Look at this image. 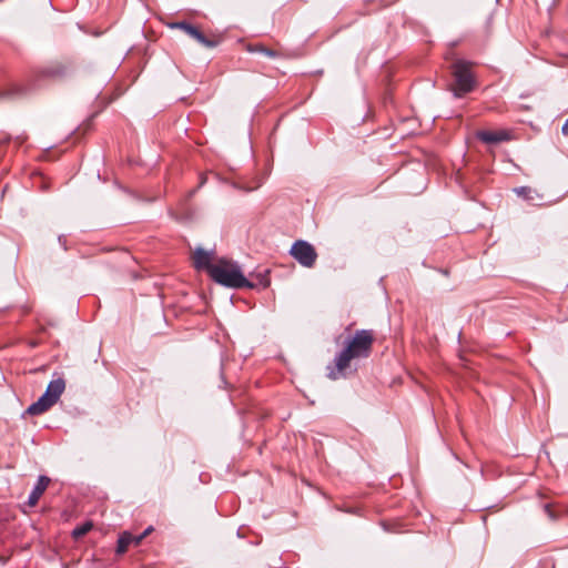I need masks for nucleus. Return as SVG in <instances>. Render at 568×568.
<instances>
[{"label": "nucleus", "instance_id": "nucleus-12", "mask_svg": "<svg viewBox=\"0 0 568 568\" xmlns=\"http://www.w3.org/2000/svg\"><path fill=\"white\" fill-rule=\"evenodd\" d=\"M133 539L134 536L131 532H122L118 539L116 554H124L128 550L129 546L133 544Z\"/></svg>", "mask_w": 568, "mask_h": 568}, {"label": "nucleus", "instance_id": "nucleus-7", "mask_svg": "<svg viewBox=\"0 0 568 568\" xmlns=\"http://www.w3.org/2000/svg\"><path fill=\"white\" fill-rule=\"evenodd\" d=\"M50 483V478L47 476H39L37 484L34 485L33 489L31 490L29 497H28V505L30 507H34L44 490L47 489L48 485Z\"/></svg>", "mask_w": 568, "mask_h": 568}, {"label": "nucleus", "instance_id": "nucleus-6", "mask_svg": "<svg viewBox=\"0 0 568 568\" xmlns=\"http://www.w3.org/2000/svg\"><path fill=\"white\" fill-rule=\"evenodd\" d=\"M476 136L486 144H497L504 141H508L510 139V134L506 130H484L478 131Z\"/></svg>", "mask_w": 568, "mask_h": 568}, {"label": "nucleus", "instance_id": "nucleus-10", "mask_svg": "<svg viewBox=\"0 0 568 568\" xmlns=\"http://www.w3.org/2000/svg\"><path fill=\"white\" fill-rule=\"evenodd\" d=\"M53 405L54 404L51 403L47 396L42 395L37 402L32 403L28 407L26 413L32 416H38L47 412Z\"/></svg>", "mask_w": 568, "mask_h": 568}, {"label": "nucleus", "instance_id": "nucleus-1", "mask_svg": "<svg viewBox=\"0 0 568 568\" xmlns=\"http://www.w3.org/2000/svg\"><path fill=\"white\" fill-rule=\"evenodd\" d=\"M373 342L374 335L372 331H357L335 357L333 366H328L327 376L333 381L346 377L351 361L367 357L371 354Z\"/></svg>", "mask_w": 568, "mask_h": 568}, {"label": "nucleus", "instance_id": "nucleus-16", "mask_svg": "<svg viewBox=\"0 0 568 568\" xmlns=\"http://www.w3.org/2000/svg\"><path fill=\"white\" fill-rule=\"evenodd\" d=\"M514 192L518 195L526 196L530 192V189L527 186H520V187L514 189Z\"/></svg>", "mask_w": 568, "mask_h": 568}, {"label": "nucleus", "instance_id": "nucleus-4", "mask_svg": "<svg viewBox=\"0 0 568 568\" xmlns=\"http://www.w3.org/2000/svg\"><path fill=\"white\" fill-rule=\"evenodd\" d=\"M290 253L304 267H312L317 258L314 246L303 240L296 241L292 245Z\"/></svg>", "mask_w": 568, "mask_h": 568}, {"label": "nucleus", "instance_id": "nucleus-19", "mask_svg": "<svg viewBox=\"0 0 568 568\" xmlns=\"http://www.w3.org/2000/svg\"><path fill=\"white\" fill-rule=\"evenodd\" d=\"M542 507H544V511L551 517L552 515H551V511L549 509V506L548 505H544Z\"/></svg>", "mask_w": 568, "mask_h": 568}, {"label": "nucleus", "instance_id": "nucleus-20", "mask_svg": "<svg viewBox=\"0 0 568 568\" xmlns=\"http://www.w3.org/2000/svg\"><path fill=\"white\" fill-rule=\"evenodd\" d=\"M152 527H149L142 534H145V536H148L152 531Z\"/></svg>", "mask_w": 568, "mask_h": 568}, {"label": "nucleus", "instance_id": "nucleus-17", "mask_svg": "<svg viewBox=\"0 0 568 568\" xmlns=\"http://www.w3.org/2000/svg\"><path fill=\"white\" fill-rule=\"evenodd\" d=\"M144 537H145V534H141L139 536H134L133 544L134 545H139Z\"/></svg>", "mask_w": 568, "mask_h": 568}, {"label": "nucleus", "instance_id": "nucleus-3", "mask_svg": "<svg viewBox=\"0 0 568 568\" xmlns=\"http://www.w3.org/2000/svg\"><path fill=\"white\" fill-rule=\"evenodd\" d=\"M454 82L452 90L457 98L470 92L475 87L471 64L465 60H457L453 63Z\"/></svg>", "mask_w": 568, "mask_h": 568}, {"label": "nucleus", "instance_id": "nucleus-11", "mask_svg": "<svg viewBox=\"0 0 568 568\" xmlns=\"http://www.w3.org/2000/svg\"><path fill=\"white\" fill-rule=\"evenodd\" d=\"M53 405L54 404L51 403L47 396L42 395L37 402L32 403L28 407L26 413L32 416H38L47 412Z\"/></svg>", "mask_w": 568, "mask_h": 568}, {"label": "nucleus", "instance_id": "nucleus-2", "mask_svg": "<svg viewBox=\"0 0 568 568\" xmlns=\"http://www.w3.org/2000/svg\"><path fill=\"white\" fill-rule=\"evenodd\" d=\"M217 284L231 288H253V282H250L243 274L240 265L235 262L220 258L211 267L210 275Z\"/></svg>", "mask_w": 568, "mask_h": 568}, {"label": "nucleus", "instance_id": "nucleus-13", "mask_svg": "<svg viewBox=\"0 0 568 568\" xmlns=\"http://www.w3.org/2000/svg\"><path fill=\"white\" fill-rule=\"evenodd\" d=\"M253 276L256 278V282L253 283L254 284L253 288H255L257 286H260L262 288H266L271 283L270 272L267 270H265L264 272L257 273Z\"/></svg>", "mask_w": 568, "mask_h": 568}, {"label": "nucleus", "instance_id": "nucleus-8", "mask_svg": "<svg viewBox=\"0 0 568 568\" xmlns=\"http://www.w3.org/2000/svg\"><path fill=\"white\" fill-rule=\"evenodd\" d=\"M212 261V255L210 252L204 251L203 248H196L193 254L194 266L197 270H206L211 275V267L214 265Z\"/></svg>", "mask_w": 568, "mask_h": 568}, {"label": "nucleus", "instance_id": "nucleus-5", "mask_svg": "<svg viewBox=\"0 0 568 568\" xmlns=\"http://www.w3.org/2000/svg\"><path fill=\"white\" fill-rule=\"evenodd\" d=\"M170 28L183 30L187 36H190L191 38H193L206 48H213L216 45L215 41L209 40L197 28L187 22H173L170 24Z\"/></svg>", "mask_w": 568, "mask_h": 568}, {"label": "nucleus", "instance_id": "nucleus-18", "mask_svg": "<svg viewBox=\"0 0 568 568\" xmlns=\"http://www.w3.org/2000/svg\"><path fill=\"white\" fill-rule=\"evenodd\" d=\"M561 132L564 135H568V119L565 121V123L561 128Z\"/></svg>", "mask_w": 568, "mask_h": 568}, {"label": "nucleus", "instance_id": "nucleus-14", "mask_svg": "<svg viewBox=\"0 0 568 568\" xmlns=\"http://www.w3.org/2000/svg\"><path fill=\"white\" fill-rule=\"evenodd\" d=\"M92 527L93 525L91 521H85L82 525L77 526L72 531L73 538H81L82 536L87 535L92 529Z\"/></svg>", "mask_w": 568, "mask_h": 568}, {"label": "nucleus", "instance_id": "nucleus-15", "mask_svg": "<svg viewBox=\"0 0 568 568\" xmlns=\"http://www.w3.org/2000/svg\"><path fill=\"white\" fill-rule=\"evenodd\" d=\"M256 51H260V52H262V53H264L265 55L271 57V58H274V57H276V55H277V53H276L275 51H273V50H271V49H266V48H264V47H260V48H257V49H256Z\"/></svg>", "mask_w": 568, "mask_h": 568}, {"label": "nucleus", "instance_id": "nucleus-9", "mask_svg": "<svg viewBox=\"0 0 568 568\" xmlns=\"http://www.w3.org/2000/svg\"><path fill=\"white\" fill-rule=\"evenodd\" d=\"M65 388V383L62 378L53 379L49 383L44 396H47L51 403L55 404L60 398L61 394Z\"/></svg>", "mask_w": 568, "mask_h": 568}]
</instances>
